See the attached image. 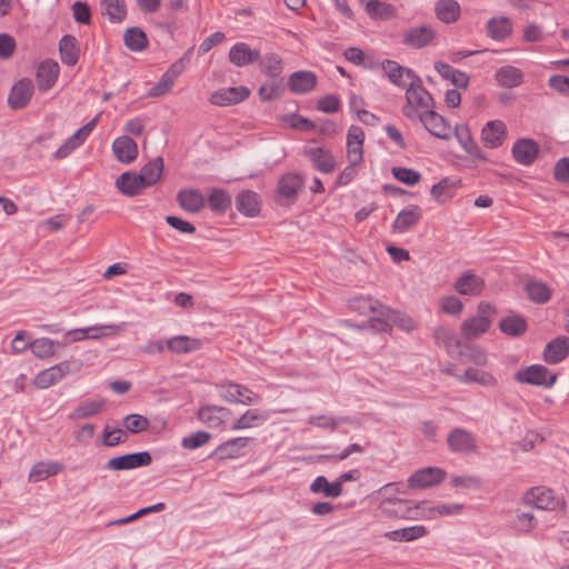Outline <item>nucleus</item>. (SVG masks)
I'll return each instance as SVG.
<instances>
[{
  "mask_svg": "<svg viewBox=\"0 0 569 569\" xmlns=\"http://www.w3.org/2000/svg\"><path fill=\"white\" fill-rule=\"evenodd\" d=\"M407 103L402 108L405 117L408 119H417L421 113L431 110L435 106L432 96L423 88L422 80L419 76L408 82L406 88Z\"/></svg>",
  "mask_w": 569,
  "mask_h": 569,
  "instance_id": "nucleus-1",
  "label": "nucleus"
},
{
  "mask_svg": "<svg viewBox=\"0 0 569 569\" xmlns=\"http://www.w3.org/2000/svg\"><path fill=\"white\" fill-rule=\"evenodd\" d=\"M381 513L389 518L417 520L421 518V508L413 500L385 497L379 506Z\"/></svg>",
  "mask_w": 569,
  "mask_h": 569,
  "instance_id": "nucleus-2",
  "label": "nucleus"
},
{
  "mask_svg": "<svg viewBox=\"0 0 569 569\" xmlns=\"http://www.w3.org/2000/svg\"><path fill=\"white\" fill-rule=\"evenodd\" d=\"M513 379L519 383L551 388L557 381V375L542 365H531L517 370Z\"/></svg>",
  "mask_w": 569,
  "mask_h": 569,
  "instance_id": "nucleus-3",
  "label": "nucleus"
},
{
  "mask_svg": "<svg viewBox=\"0 0 569 569\" xmlns=\"http://www.w3.org/2000/svg\"><path fill=\"white\" fill-rule=\"evenodd\" d=\"M220 397L229 403L252 405L260 400L259 395L236 382H223L218 386Z\"/></svg>",
  "mask_w": 569,
  "mask_h": 569,
  "instance_id": "nucleus-4",
  "label": "nucleus"
},
{
  "mask_svg": "<svg viewBox=\"0 0 569 569\" xmlns=\"http://www.w3.org/2000/svg\"><path fill=\"white\" fill-rule=\"evenodd\" d=\"M152 462V457L149 451H140L122 455L111 458L106 463L104 468L112 471L131 470L140 467H147Z\"/></svg>",
  "mask_w": 569,
  "mask_h": 569,
  "instance_id": "nucleus-5",
  "label": "nucleus"
},
{
  "mask_svg": "<svg viewBox=\"0 0 569 569\" xmlns=\"http://www.w3.org/2000/svg\"><path fill=\"white\" fill-rule=\"evenodd\" d=\"M447 445L453 453H475L478 450L476 437L468 430L455 428L447 437Z\"/></svg>",
  "mask_w": 569,
  "mask_h": 569,
  "instance_id": "nucleus-6",
  "label": "nucleus"
},
{
  "mask_svg": "<svg viewBox=\"0 0 569 569\" xmlns=\"http://www.w3.org/2000/svg\"><path fill=\"white\" fill-rule=\"evenodd\" d=\"M432 337L438 346H443L452 358L463 357V346L457 333L445 326H437L432 330Z\"/></svg>",
  "mask_w": 569,
  "mask_h": 569,
  "instance_id": "nucleus-7",
  "label": "nucleus"
},
{
  "mask_svg": "<svg viewBox=\"0 0 569 569\" xmlns=\"http://www.w3.org/2000/svg\"><path fill=\"white\" fill-rule=\"evenodd\" d=\"M418 119L432 136L446 141L451 138L450 124L442 116L433 111V109L421 113Z\"/></svg>",
  "mask_w": 569,
  "mask_h": 569,
  "instance_id": "nucleus-8",
  "label": "nucleus"
},
{
  "mask_svg": "<svg viewBox=\"0 0 569 569\" xmlns=\"http://www.w3.org/2000/svg\"><path fill=\"white\" fill-rule=\"evenodd\" d=\"M446 478V472L441 468L428 467L420 469L408 478V486L410 488H428L442 482Z\"/></svg>",
  "mask_w": 569,
  "mask_h": 569,
  "instance_id": "nucleus-9",
  "label": "nucleus"
},
{
  "mask_svg": "<svg viewBox=\"0 0 569 569\" xmlns=\"http://www.w3.org/2000/svg\"><path fill=\"white\" fill-rule=\"evenodd\" d=\"M33 83L30 79L23 78L13 84L8 98V104L13 110L23 109L30 102L33 94Z\"/></svg>",
  "mask_w": 569,
  "mask_h": 569,
  "instance_id": "nucleus-10",
  "label": "nucleus"
},
{
  "mask_svg": "<svg viewBox=\"0 0 569 569\" xmlns=\"http://www.w3.org/2000/svg\"><path fill=\"white\" fill-rule=\"evenodd\" d=\"M381 68L390 82L399 88H407L408 82L415 79L418 74L413 70L400 66L397 61L385 60Z\"/></svg>",
  "mask_w": 569,
  "mask_h": 569,
  "instance_id": "nucleus-11",
  "label": "nucleus"
},
{
  "mask_svg": "<svg viewBox=\"0 0 569 569\" xmlns=\"http://www.w3.org/2000/svg\"><path fill=\"white\" fill-rule=\"evenodd\" d=\"M539 153V146L533 139H518L512 147V156L516 162L522 166H530Z\"/></svg>",
  "mask_w": 569,
  "mask_h": 569,
  "instance_id": "nucleus-12",
  "label": "nucleus"
},
{
  "mask_svg": "<svg viewBox=\"0 0 569 569\" xmlns=\"http://www.w3.org/2000/svg\"><path fill=\"white\" fill-rule=\"evenodd\" d=\"M507 137V127L501 120L488 121L481 130V140L487 148L496 149L502 146Z\"/></svg>",
  "mask_w": 569,
  "mask_h": 569,
  "instance_id": "nucleus-13",
  "label": "nucleus"
},
{
  "mask_svg": "<svg viewBox=\"0 0 569 569\" xmlns=\"http://www.w3.org/2000/svg\"><path fill=\"white\" fill-rule=\"evenodd\" d=\"M250 96L247 87H230L214 91L210 97V102L214 106H231L246 100Z\"/></svg>",
  "mask_w": 569,
  "mask_h": 569,
  "instance_id": "nucleus-14",
  "label": "nucleus"
},
{
  "mask_svg": "<svg viewBox=\"0 0 569 569\" xmlns=\"http://www.w3.org/2000/svg\"><path fill=\"white\" fill-rule=\"evenodd\" d=\"M127 328L126 322H121L119 325H106V326H94L86 329H77L70 330L67 335L71 337L73 341H80L86 338H99L102 336H109L112 333H119L124 331Z\"/></svg>",
  "mask_w": 569,
  "mask_h": 569,
  "instance_id": "nucleus-15",
  "label": "nucleus"
},
{
  "mask_svg": "<svg viewBox=\"0 0 569 569\" xmlns=\"http://www.w3.org/2000/svg\"><path fill=\"white\" fill-rule=\"evenodd\" d=\"M436 38V31L429 26H419L408 29L403 33V43L415 49L430 44Z\"/></svg>",
  "mask_w": 569,
  "mask_h": 569,
  "instance_id": "nucleus-16",
  "label": "nucleus"
},
{
  "mask_svg": "<svg viewBox=\"0 0 569 569\" xmlns=\"http://www.w3.org/2000/svg\"><path fill=\"white\" fill-rule=\"evenodd\" d=\"M260 51L251 49L246 42H238L229 51V60L236 67H246L260 61Z\"/></svg>",
  "mask_w": 569,
  "mask_h": 569,
  "instance_id": "nucleus-17",
  "label": "nucleus"
},
{
  "mask_svg": "<svg viewBox=\"0 0 569 569\" xmlns=\"http://www.w3.org/2000/svg\"><path fill=\"white\" fill-rule=\"evenodd\" d=\"M525 501L541 510H553L558 506V500L555 498L552 490L545 487L530 489L526 493Z\"/></svg>",
  "mask_w": 569,
  "mask_h": 569,
  "instance_id": "nucleus-18",
  "label": "nucleus"
},
{
  "mask_svg": "<svg viewBox=\"0 0 569 569\" xmlns=\"http://www.w3.org/2000/svg\"><path fill=\"white\" fill-rule=\"evenodd\" d=\"M313 167L322 173H331L336 169L335 157L325 148L312 147L305 150Z\"/></svg>",
  "mask_w": 569,
  "mask_h": 569,
  "instance_id": "nucleus-19",
  "label": "nucleus"
},
{
  "mask_svg": "<svg viewBox=\"0 0 569 569\" xmlns=\"http://www.w3.org/2000/svg\"><path fill=\"white\" fill-rule=\"evenodd\" d=\"M455 137L468 154L480 161H488L487 154L481 150L478 143L473 141L467 124H457L455 127Z\"/></svg>",
  "mask_w": 569,
  "mask_h": 569,
  "instance_id": "nucleus-20",
  "label": "nucleus"
},
{
  "mask_svg": "<svg viewBox=\"0 0 569 569\" xmlns=\"http://www.w3.org/2000/svg\"><path fill=\"white\" fill-rule=\"evenodd\" d=\"M569 353V338L560 336L547 343L543 350V360L549 365H556L566 359Z\"/></svg>",
  "mask_w": 569,
  "mask_h": 569,
  "instance_id": "nucleus-21",
  "label": "nucleus"
},
{
  "mask_svg": "<svg viewBox=\"0 0 569 569\" xmlns=\"http://www.w3.org/2000/svg\"><path fill=\"white\" fill-rule=\"evenodd\" d=\"M302 187V177L298 173L289 172L280 178L277 190L280 197L284 198L288 202H293Z\"/></svg>",
  "mask_w": 569,
  "mask_h": 569,
  "instance_id": "nucleus-22",
  "label": "nucleus"
},
{
  "mask_svg": "<svg viewBox=\"0 0 569 569\" xmlns=\"http://www.w3.org/2000/svg\"><path fill=\"white\" fill-rule=\"evenodd\" d=\"M112 151L119 162L131 163L138 157V146L129 136H121L112 143Z\"/></svg>",
  "mask_w": 569,
  "mask_h": 569,
  "instance_id": "nucleus-23",
  "label": "nucleus"
},
{
  "mask_svg": "<svg viewBox=\"0 0 569 569\" xmlns=\"http://www.w3.org/2000/svg\"><path fill=\"white\" fill-rule=\"evenodd\" d=\"M230 411L224 407L207 405L200 407L197 418L210 428H218L224 423Z\"/></svg>",
  "mask_w": 569,
  "mask_h": 569,
  "instance_id": "nucleus-24",
  "label": "nucleus"
},
{
  "mask_svg": "<svg viewBox=\"0 0 569 569\" xmlns=\"http://www.w3.org/2000/svg\"><path fill=\"white\" fill-rule=\"evenodd\" d=\"M59 64L53 60L40 63L36 74V81L40 91H47L56 83L59 76Z\"/></svg>",
  "mask_w": 569,
  "mask_h": 569,
  "instance_id": "nucleus-25",
  "label": "nucleus"
},
{
  "mask_svg": "<svg viewBox=\"0 0 569 569\" xmlns=\"http://www.w3.org/2000/svg\"><path fill=\"white\" fill-rule=\"evenodd\" d=\"M236 208L247 217H256L261 208L259 194L251 190L240 191L236 198Z\"/></svg>",
  "mask_w": 569,
  "mask_h": 569,
  "instance_id": "nucleus-26",
  "label": "nucleus"
},
{
  "mask_svg": "<svg viewBox=\"0 0 569 569\" xmlns=\"http://www.w3.org/2000/svg\"><path fill=\"white\" fill-rule=\"evenodd\" d=\"M317 77L311 71L293 72L288 80L289 89L297 94H305L315 89Z\"/></svg>",
  "mask_w": 569,
  "mask_h": 569,
  "instance_id": "nucleus-27",
  "label": "nucleus"
},
{
  "mask_svg": "<svg viewBox=\"0 0 569 569\" xmlns=\"http://www.w3.org/2000/svg\"><path fill=\"white\" fill-rule=\"evenodd\" d=\"M485 287V281L479 276L466 271L456 281L455 289L463 296H477Z\"/></svg>",
  "mask_w": 569,
  "mask_h": 569,
  "instance_id": "nucleus-28",
  "label": "nucleus"
},
{
  "mask_svg": "<svg viewBox=\"0 0 569 569\" xmlns=\"http://www.w3.org/2000/svg\"><path fill=\"white\" fill-rule=\"evenodd\" d=\"M179 206L191 213L199 212L204 206L206 200L202 193L194 189H183L177 194Z\"/></svg>",
  "mask_w": 569,
  "mask_h": 569,
  "instance_id": "nucleus-29",
  "label": "nucleus"
},
{
  "mask_svg": "<svg viewBox=\"0 0 569 569\" xmlns=\"http://www.w3.org/2000/svg\"><path fill=\"white\" fill-rule=\"evenodd\" d=\"M495 80L498 86L507 89L519 87L523 81L522 71L513 66H503L496 70Z\"/></svg>",
  "mask_w": 569,
  "mask_h": 569,
  "instance_id": "nucleus-30",
  "label": "nucleus"
},
{
  "mask_svg": "<svg viewBox=\"0 0 569 569\" xmlns=\"http://www.w3.org/2000/svg\"><path fill=\"white\" fill-rule=\"evenodd\" d=\"M421 218V209L418 206H410L398 213L392 224V229L396 232H406L416 226Z\"/></svg>",
  "mask_w": 569,
  "mask_h": 569,
  "instance_id": "nucleus-31",
  "label": "nucleus"
},
{
  "mask_svg": "<svg viewBox=\"0 0 569 569\" xmlns=\"http://www.w3.org/2000/svg\"><path fill=\"white\" fill-rule=\"evenodd\" d=\"M166 345L169 351L180 355L199 350L202 346V342L198 338L180 335L168 339Z\"/></svg>",
  "mask_w": 569,
  "mask_h": 569,
  "instance_id": "nucleus-32",
  "label": "nucleus"
},
{
  "mask_svg": "<svg viewBox=\"0 0 569 569\" xmlns=\"http://www.w3.org/2000/svg\"><path fill=\"white\" fill-rule=\"evenodd\" d=\"M349 308L360 315L370 312L376 315H388L387 307L370 297H357L349 301Z\"/></svg>",
  "mask_w": 569,
  "mask_h": 569,
  "instance_id": "nucleus-33",
  "label": "nucleus"
},
{
  "mask_svg": "<svg viewBox=\"0 0 569 569\" xmlns=\"http://www.w3.org/2000/svg\"><path fill=\"white\" fill-rule=\"evenodd\" d=\"M435 69L443 79L450 80L457 88L466 89L469 84V77L466 72L457 70L446 62L437 61Z\"/></svg>",
  "mask_w": 569,
  "mask_h": 569,
  "instance_id": "nucleus-34",
  "label": "nucleus"
},
{
  "mask_svg": "<svg viewBox=\"0 0 569 569\" xmlns=\"http://www.w3.org/2000/svg\"><path fill=\"white\" fill-rule=\"evenodd\" d=\"M486 30L489 38L501 41L511 34L512 24L507 17L491 18L487 22Z\"/></svg>",
  "mask_w": 569,
  "mask_h": 569,
  "instance_id": "nucleus-35",
  "label": "nucleus"
},
{
  "mask_svg": "<svg viewBox=\"0 0 569 569\" xmlns=\"http://www.w3.org/2000/svg\"><path fill=\"white\" fill-rule=\"evenodd\" d=\"M435 12L441 22L450 24L459 19L460 4L456 0H438Z\"/></svg>",
  "mask_w": 569,
  "mask_h": 569,
  "instance_id": "nucleus-36",
  "label": "nucleus"
},
{
  "mask_svg": "<svg viewBox=\"0 0 569 569\" xmlns=\"http://www.w3.org/2000/svg\"><path fill=\"white\" fill-rule=\"evenodd\" d=\"M491 326V320L485 316L472 317L461 325L462 335L468 338H478L486 333Z\"/></svg>",
  "mask_w": 569,
  "mask_h": 569,
  "instance_id": "nucleus-37",
  "label": "nucleus"
},
{
  "mask_svg": "<svg viewBox=\"0 0 569 569\" xmlns=\"http://www.w3.org/2000/svg\"><path fill=\"white\" fill-rule=\"evenodd\" d=\"M59 51L61 61L67 66H74L79 59L78 41L73 36L66 34L60 39Z\"/></svg>",
  "mask_w": 569,
  "mask_h": 569,
  "instance_id": "nucleus-38",
  "label": "nucleus"
},
{
  "mask_svg": "<svg viewBox=\"0 0 569 569\" xmlns=\"http://www.w3.org/2000/svg\"><path fill=\"white\" fill-rule=\"evenodd\" d=\"M123 42L133 52H140L149 44L146 32L139 27L128 28L123 33Z\"/></svg>",
  "mask_w": 569,
  "mask_h": 569,
  "instance_id": "nucleus-39",
  "label": "nucleus"
},
{
  "mask_svg": "<svg viewBox=\"0 0 569 569\" xmlns=\"http://www.w3.org/2000/svg\"><path fill=\"white\" fill-rule=\"evenodd\" d=\"M104 407L106 401L103 399L83 401L69 415V419L76 421L97 416L104 409Z\"/></svg>",
  "mask_w": 569,
  "mask_h": 569,
  "instance_id": "nucleus-40",
  "label": "nucleus"
},
{
  "mask_svg": "<svg viewBox=\"0 0 569 569\" xmlns=\"http://www.w3.org/2000/svg\"><path fill=\"white\" fill-rule=\"evenodd\" d=\"M250 440H251V438H247V437H238V438L229 439V440L224 441L223 443H221L220 446H218V448L216 449V452H217V455H219V457L221 459L236 458V457L240 456L241 450L248 446Z\"/></svg>",
  "mask_w": 569,
  "mask_h": 569,
  "instance_id": "nucleus-41",
  "label": "nucleus"
},
{
  "mask_svg": "<svg viewBox=\"0 0 569 569\" xmlns=\"http://www.w3.org/2000/svg\"><path fill=\"white\" fill-rule=\"evenodd\" d=\"M528 298L538 305L547 303L551 298V289L542 281L530 280L526 283Z\"/></svg>",
  "mask_w": 569,
  "mask_h": 569,
  "instance_id": "nucleus-42",
  "label": "nucleus"
},
{
  "mask_svg": "<svg viewBox=\"0 0 569 569\" xmlns=\"http://www.w3.org/2000/svg\"><path fill=\"white\" fill-rule=\"evenodd\" d=\"M528 325L523 317L516 315L500 320L499 329L507 336L520 337L527 331Z\"/></svg>",
  "mask_w": 569,
  "mask_h": 569,
  "instance_id": "nucleus-43",
  "label": "nucleus"
},
{
  "mask_svg": "<svg viewBox=\"0 0 569 569\" xmlns=\"http://www.w3.org/2000/svg\"><path fill=\"white\" fill-rule=\"evenodd\" d=\"M62 470V466L53 461H40L33 465L29 480L32 482H39L47 479L50 476H54Z\"/></svg>",
  "mask_w": 569,
  "mask_h": 569,
  "instance_id": "nucleus-44",
  "label": "nucleus"
},
{
  "mask_svg": "<svg viewBox=\"0 0 569 569\" xmlns=\"http://www.w3.org/2000/svg\"><path fill=\"white\" fill-rule=\"evenodd\" d=\"M310 490L313 493H322L325 497L338 498L342 495V487L337 480L329 482L325 476H318L311 483Z\"/></svg>",
  "mask_w": 569,
  "mask_h": 569,
  "instance_id": "nucleus-45",
  "label": "nucleus"
},
{
  "mask_svg": "<svg viewBox=\"0 0 569 569\" xmlns=\"http://www.w3.org/2000/svg\"><path fill=\"white\" fill-rule=\"evenodd\" d=\"M458 379L465 383L475 382L483 387L497 386V379L491 373L477 368H468L461 377H458Z\"/></svg>",
  "mask_w": 569,
  "mask_h": 569,
  "instance_id": "nucleus-46",
  "label": "nucleus"
},
{
  "mask_svg": "<svg viewBox=\"0 0 569 569\" xmlns=\"http://www.w3.org/2000/svg\"><path fill=\"white\" fill-rule=\"evenodd\" d=\"M101 12L108 16L111 22H120L126 18L127 6L124 0H100Z\"/></svg>",
  "mask_w": 569,
  "mask_h": 569,
  "instance_id": "nucleus-47",
  "label": "nucleus"
},
{
  "mask_svg": "<svg viewBox=\"0 0 569 569\" xmlns=\"http://www.w3.org/2000/svg\"><path fill=\"white\" fill-rule=\"evenodd\" d=\"M268 416L259 413L257 410H247L230 427L231 430L248 429L257 427L266 421Z\"/></svg>",
  "mask_w": 569,
  "mask_h": 569,
  "instance_id": "nucleus-48",
  "label": "nucleus"
},
{
  "mask_svg": "<svg viewBox=\"0 0 569 569\" xmlns=\"http://www.w3.org/2000/svg\"><path fill=\"white\" fill-rule=\"evenodd\" d=\"M388 315H377L369 319L366 325L361 326L360 328H371L375 331L378 332H388L391 330V321H396L398 318L396 315V311L391 310L389 307H387Z\"/></svg>",
  "mask_w": 569,
  "mask_h": 569,
  "instance_id": "nucleus-49",
  "label": "nucleus"
},
{
  "mask_svg": "<svg viewBox=\"0 0 569 569\" xmlns=\"http://www.w3.org/2000/svg\"><path fill=\"white\" fill-rule=\"evenodd\" d=\"M427 533V529L423 526H411L398 530L390 531L386 536L395 541H412L421 538Z\"/></svg>",
  "mask_w": 569,
  "mask_h": 569,
  "instance_id": "nucleus-50",
  "label": "nucleus"
},
{
  "mask_svg": "<svg viewBox=\"0 0 569 569\" xmlns=\"http://www.w3.org/2000/svg\"><path fill=\"white\" fill-rule=\"evenodd\" d=\"M116 188L123 196L136 197L139 194V188L134 179V171H126L116 180Z\"/></svg>",
  "mask_w": 569,
  "mask_h": 569,
  "instance_id": "nucleus-51",
  "label": "nucleus"
},
{
  "mask_svg": "<svg viewBox=\"0 0 569 569\" xmlns=\"http://www.w3.org/2000/svg\"><path fill=\"white\" fill-rule=\"evenodd\" d=\"M231 204V198L226 190L213 189L208 197L209 208L217 213H223Z\"/></svg>",
  "mask_w": 569,
  "mask_h": 569,
  "instance_id": "nucleus-52",
  "label": "nucleus"
},
{
  "mask_svg": "<svg viewBox=\"0 0 569 569\" xmlns=\"http://www.w3.org/2000/svg\"><path fill=\"white\" fill-rule=\"evenodd\" d=\"M366 11L371 18L388 19L396 16V9L392 4L378 0L367 2Z\"/></svg>",
  "mask_w": 569,
  "mask_h": 569,
  "instance_id": "nucleus-53",
  "label": "nucleus"
},
{
  "mask_svg": "<svg viewBox=\"0 0 569 569\" xmlns=\"http://www.w3.org/2000/svg\"><path fill=\"white\" fill-rule=\"evenodd\" d=\"M460 503H440L428 509H421V518L435 519L441 516L457 515L462 510Z\"/></svg>",
  "mask_w": 569,
  "mask_h": 569,
  "instance_id": "nucleus-54",
  "label": "nucleus"
},
{
  "mask_svg": "<svg viewBox=\"0 0 569 569\" xmlns=\"http://www.w3.org/2000/svg\"><path fill=\"white\" fill-rule=\"evenodd\" d=\"M350 419L348 417H331V416H311L308 419V422L311 426L329 429L331 431L336 430L341 423L349 422Z\"/></svg>",
  "mask_w": 569,
  "mask_h": 569,
  "instance_id": "nucleus-55",
  "label": "nucleus"
},
{
  "mask_svg": "<svg viewBox=\"0 0 569 569\" xmlns=\"http://www.w3.org/2000/svg\"><path fill=\"white\" fill-rule=\"evenodd\" d=\"M164 162L161 157H157L152 160H150L148 163H146L140 172L149 180L152 181V184L154 186L161 178V174L163 172Z\"/></svg>",
  "mask_w": 569,
  "mask_h": 569,
  "instance_id": "nucleus-56",
  "label": "nucleus"
},
{
  "mask_svg": "<svg viewBox=\"0 0 569 569\" xmlns=\"http://www.w3.org/2000/svg\"><path fill=\"white\" fill-rule=\"evenodd\" d=\"M262 70L270 77H279L282 72V60L276 53H268L260 59Z\"/></svg>",
  "mask_w": 569,
  "mask_h": 569,
  "instance_id": "nucleus-57",
  "label": "nucleus"
},
{
  "mask_svg": "<svg viewBox=\"0 0 569 569\" xmlns=\"http://www.w3.org/2000/svg\"><path fill=\"white\" fill-rule=\"evenodd\" d=\"M54 341L49 338H39L30 342L29 348L38 358H48L53 356Z\"/></svg>",
  "mask_w": 569,
  "mask_h": 569,
  "instance_id": "nucleus-58",
  "label": "nucleus"
},
{
  "mask_svg": "<svg viewBox=\"0 0 569 569\" xmlns=\"http://www.w3.org/2000/svg\"><path fill=\"white\" fill-rule=\"evenodd\" d=\"M123 425L128 431L131 433H139L141 431H144L149 428V420L138 413H130L124 417Z\"/></svg>",
  "mask_w": 569,
  "mask_h": 569,
  "instance_id": "nucleus-59",
  "label": "nucleus"
},
{
  "mask_svg": "<svg viewBox=\"0 0 569 569\" xmlns=\"http://www.w3.org/2000/svg\"><path fill=\"white\" fill-rule=\"evenodd\" d=\"M58 371H56L54 367H50L46 370L40 371L33 379V383L41 389L49 388L53 385H56L59 379Z\"/></svg>",
  "mask_w": 569,
  "mask_h": 569,
  "instance_id": "nucleus-60",
  "label": "nucleus"
},
{
  "mask_svg": "<svg viewBox=\"0 0 569 569\" xmlns=\"http://www.w3.org/2000/svg\"><path fill=\"white\" fill-rule=\"evenodd\" d=\"M391 171L397 180L408 186H415L421 179V174L418 171H415L413 169L405 167H393Z\"/></svg>",
  "mask_w": 569,
  "mask_h": 569,
  "instance_id": "nucleus-61",
  "label": "nucleus"
},
{
  "mask_svg": "<svg viewBox=\"0 0 569 569\" xmlns=\"http://www.w3.org/2000/svg\"><path fill=\"white\" fill-rule=\"evenodd\" d=\"M210 438L211 436L209 432L200 430L188 437H184L181 441V446L184 449L194 450L206 445Z\"/></svg>",
  "mask_w": 569,
  "mask_h": 569,
  "instance_id": "nucleus-62",
  "label": "nucleus"
},
{
  "mask_svg": "<svg viewBox=\"0 0 569 569\" xmlns=\"http://www.w3.org/2000/svg\"><path fill=\"white\" fill-rule=\"evenodd\" d=\"M463 356H466L468 361L479 367H485L488 362L487 353L478 346L466 345L463 347Z\"/></svg>",
  "mask_w": 569,
  "mask_h": 569,
  "instance_id": "nucleus-63",
  "label": "nucleus"
},
{
  "mask_svg": "<svg viewBox=\"0 0 569 569\" xmlns=\"http://www.w3.org/2000/svg\"><path fill=\"white\" fill-rule=\"evenodd\" d=\"M553 177L561 183H569V158H561L556 162Z\"/></svg>",
  "mask_w": 569,
  "mask_h": 569,
  "instance_id": "nucleus-64",
  "label": "nucleus"
}]
</instances>
